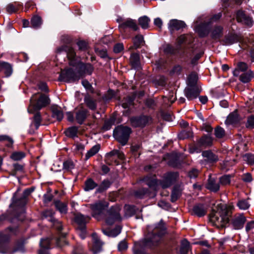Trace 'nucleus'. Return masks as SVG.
<instances>
[{
    "mask_svg": "<svg viewBox=\"0 0 254 254\" xmlns=\"http://www.w3.org/2000/svg\"><path fill=\"white\" fill-rule=\"evenodd\" d=\"M147 230L148 233L145 238L142 241L135 243L133 248L134 254H147L142 248L157 246L167 233L166 227L162 220L153 227H148Z\"/></svg>",
    "mask_w": 254,
    "mask_h": 254,
    "instance_id": "f257e3e1",
    "label": "nucleus"
},
{
    "mask_svg": "<svg viewBox=\"0 0 254 254\" xmlns=\"http://www.w3.org/2000/svg\"><path fill=\"white\" fill-rule=\"evenodd\" d=\"M108 206L109 203L104 200H99L90 204L92 216L98 220L104 218L106 223L109 225H112L116 222L121 221L122 218L120 213L121 207L119 205L112 206L104 214L103 211Z\"/></svg>",
    "mask_w": 254,
    "mask_h": 254,
    "instance_id": "f03ea898",
    "label": "nucleus"
},
{
    "mask_svg": "<svg viewBox=\"0 0 254 254\" xmlns=\"http://www.w3.org/2000/svg\"><path fill=\"white\" fill-rule=\"evenodd\" d=\"M57 54L64 53L68 60L70 65L76 67L77 73L80 77H84L86 75H91L94 67L89 63H84L80 61H77V56L74 49L70 46L63 45L57 48Z\"/></svg>",
    "mask_w": 254,
    "mask_h": 254,
    "instance_id": "7ed1b4c3",
    "label": "nucleus"
},
{
    "mask_svg": "<svg viewBox=\"0 0 254 254\" xmlns=\"http://www.w3.org/2000/svg\"><path fill=\"white\" fill-rule=\"evenodd\" d=\"M232 206L218 204L217 210L213 209L210 214V221L217 228H223L229 222L232 213Z\"/></svg>",
    "mask_w": 254,
    "mask_h": 254,
    "instance_id": "20e7f679",
    "label": "nucleus"
},
{
    "mask_svg": "<svg viewBox=\"0 0 254 254\" xmlns=\"http://www.w3.org/2000/svg\"><path fill=\"white\" fill-rule=\"evenodd\" d=\"M214 138L209 134H203L201 136L196 140V143L189 145V152L191 154L194 153H199L203 148H208L213 145Z\"/></svg>",
    "mask_w": 254,
    "mask_h": 254,
    "instance_id": "39448f33",
    "label": "nucleus"
},
{
    "mask_svg": "<svg viewBox=\"0 0 254 254\" xmlns=\"http://www.w3.org/2000/svg\"><path fill=\"white\" fill-rule=\"evenodd\" d=\"M132 130L131 127L123 125H118L113 130V135L115 139L122 146L127 144Z\"/></svg>",
    "mask_w": 254,
    "mask_h": 254,
    "instance_id": "423d86ee",
    "label": "nucleus"
},
{
    "mask_svg": "<svg viewBox=\"0 0 254 254\" xmlns=\"http://www.w3.org/2000/svg\"><path fill=\"white\" fill-rule=\"evenodd\" d=\"M187 38L185 35H181L177 39V46L174 47L171 44H166L163 46V52L166 55H179L180 58L183 57L185 53V50L181 52L182 45L186 42Z\"/></svg>",
    "mask_w": 254,
    "mask_h": 254,
    "instance_id": "0eeeda50",
    "label": "nucleus"
},
{
    "mask_svg": "<svg viewBox=\"0 0 254 254\" xmlns=\"http://www.w3.org/2000/svg\"><path fill=\"white\" fill-rule=\"evenodd\" d=\"M129 121L133 128L143 129L152 122V118L149 115L141 114L130 117Z\"/></svg>",
    "mask_w": 254,
    "mask_h": 254,
    "instance_id": "6e6552de",
    "label": "nucleus"
},
{
    "mask_svg": "<svg viewBox=\"0 0 254 254\" xmlns=\"http://www.w3.org/2000/svg\"><path fill=\"white\" fill-rule=\"evenodd\" d=\"M79 79L78 75L77 74L74 69L71 67H68L61 71L58 77V81L69 83L74 82L78 80Z\"/></svg>",
    "mask_w": 254,
    "mask_h": 254,
    "instance_id": "1a4fd4ad",
    "label": "nucleus"
},
{
    "mask_svg": "<svg viewBox=\"0 0 254 254\" xmlns=\"http://www.w3.org/2000/svg\"><path fill=\"white\" fill-rule=\"evenodd\" d=\"M179 174L177 172L169 171L166 173L162 180H160L161 187L163 189L169 188L174 185L179 177Z\"/></svg>",
    "mask_w": 254,
    "mask_h": 254,
    "instance_id": "9d476101",
    "label": "nucleus"
},
{
    "mask_svg": "<svg viewBox=\"0 0 254 254\" xmlns=\"http://www.w3.org/2000/svg\"><path fill=\"white\" fill-rule=\"evenodd\" d=\"M30 191H16L12 198L10 206L23 207L27 202V197Z\"/></svg>",
    "mask_w": 254,
    "mask_h": 254,
    "instance_id": "9b49d317",
    "label": "nucleus"
},
{
    "mask_svg": "<svg viewBox=\"0 0 254 254\" xmlns=\"http://www.w3.org/2000/svg\"><path fill=\"white\" fill-rule=\"evenodd\" d=\"M236 20L238 23H241L249 27H251L254 24L252 17L247 14L246 11L242 9H239L235 12Z\"/></svg>",
    "mask_w": 254,
    "mask_h": 254,
    "instance_id": "f8f14e48",
    "label": "nucleus"
},
{
    "mask_svg": "<svg viewBox=\"0 0 254 254\" xmlns=\"http://www.w3.org/2000/svg\"><path fill=\"white\" fill-rule=\"evenodd\" d=\"M122 21V22L119 25V29L121 32L125 33L127 29L133 31H137L139 30L135 20L128 18Z\"/></svg>",
    "mask_w": 254,
    "mask_h": 254,
    "instance_id": "ddd939ff",
    "label": "nucleus"
},
{
    "mask_svg": "<svg viewBox=\"0 0 254 254\" xmlns=\"http://www.w3.org/2000/svg\"><path fill=\"white\" fill-rule=\"evenodd\" d=\"M241 41V37L235 32H229L223 39L220 40V43L225 46L232 45Z\"/></svg>",
    "mask_w": 254,
    "mask_h": 254,
    "instance_id": "4468645a",
    "label": "nucleus"
},
{
    "mask_svg": "<svg viewBox=\"0 0 254 254\" xmlns=\"http://www.w3.org/2000/svg\"><path fill=\"white\" fill-rule=\"evenodd\" d=\"M247 220L246 217L243 213L235 214L231 219V224L236 230L242 229Z\"/></svg>",
    "mask_w": 254,
    "mask_h": 254,
    "instance_id": "2eb2a0df",
    "label": "nucleus"
},
{
    "mask_svg": "<svg viewBox=\"0 0 254 254\" xmlns=\"http://www.w3.org/2000/svg\"><path fill=\"white\" fill-rule=\"evenodd\" d=\"M202 156L204 158V161L208 164L213 165L218 160V156L213 153L211 150H207L201 151Z\"/></svg>",
    "mask_w": 254,
    "mask_h": 254,
    "instance_id": "dca6fc26",
    "label": "nucleus"
},
{
    "mask_svg": "<svg viewBox=\"0 0 254 254\" xmlns=\"http://www.w3.org/2000/svg\"><path fill=\"white\" fill-rule=\"evenodd\" d=\"M50 104L49 97L45 94H42L33 105V109L34 111H40L42 108L48 106Z\"/></svg>",
    "mask_w": 254,
    "mask_h": 254,
    "instance_id": "f3484780",
    "label": "nucleus"
},
{
    "mask_svg": "<svg viewBox=\"0 0 254 254\" xmlns=\"http://www.w3.org/2000/svg\"><path fill=\"white\" fill-rule=\"evenodd\" d=\"M201 91V89L199 87H187L184 90L185 96L190 101L197 98Z\"/></svg>",
    "mask_w": 254,
    "mask_h": 254,
    "instance_id": "a211bd4d",
    "label": "nucleus"
},
{
    "mask_svg": "<svg viewBox=\"0 0 254 254\" xmlns=\"http://www.w3.org/2000/svg\"><path fill=\"white\" fill-rule=\"evenodd\" d=\"M129 64L132 69L139 70L141 68L140 55L138 53H132L129 58Z\"/></svg>",
    "mask_w": 254,
    "mask_h": 254,
    "instance_id": "6ab92c4d",
    "label": "nucleus"
},
{
    "mask_svg": "<svg viewBox=\"0 0 254 254\" xmlns=\"http://www.w3.org/2000/svg\"><path fill=\"white\" fill-rule=\"evenodd\" d=\"M90 219L88 216H84L80 213L75 214L74 217V222L77 224L78 229L86 228V224Z\"/></svg>",
    "mask_w": 254,
    "mask_h": 254,
    "instance_id": "aec40b11",
    "label": "nucleus"
},
{
    "mask_svg": "<svg viewBox=\"0 0 254 254\" xmlns=\"http://www.w3.org/2000/svg\"><path fill=\"white\" fill-rule=\"evenodd\" d=\"M186 27L187 25L184 21L176 19L170 20L168 23V28L171 32L183 29Z\"/></svg>",
    "mask_w": 254,
    "mask_h": 254,
    "instance_id": "412c9836",
    "label": "nucleus"
},
{
    "mask_svg": "<svg viewBox=\"0 0 254 254\" xmlns=\"http://www.w3.org/2000/svg\"><path fill=\"white\" fill-rule=\"evenodd\" d=\"M206 188L209 190H219L220 184L218 179L216 177L209 176Z\"/></svg>",
    "mask_w": 254,
    "mask_h": 254,
    "instance_id": "4be33fe9",
    "label": "nucleus"
},
{
    "mask_svg": "<svg viewBox=\"0 0 254 254\" xmlns=\"http://www.w3.org/2000/svg\"><path fill=\"white\" fill-rule=\"evenodd\" d=\"M88 113L89 111L83 108L77 111L75 114V119L77 123L80 125H83L88 116Z\"/></svg>",
    "mask_w": 254,
    "mask_h": 254,
    "instance_id": "5701e85b",
    "label": "nucleus"
},
{
    "mask_svg": "<svg viewBox=\"0 0 254 254\" xmlns=\"http://www.w3.org/2000/svg\"><path fill=\"white\" fill-rule=\"evenodd\" d=\"M52 117L56 119L58 122L62 121L64 118V113L61 108L56 105L51 107Z\"/></svg>",
    "mask_w": 254,
    "mask_h": 254,
    "instance_id": "b1692460",
    "label": "nucleus"
},
{
    "mask_svg": "<svg viewBox=\"0 0 254 254\" xmlns=\"http://www.w3.org/2000/svg\"><path fill=\"white\" fill-rule=\"evenodd\" d=\"M78 129L77 126H71L65 129L64 134L68 138L74 139L78 137Z\"/></svg>",
    "mask_w": 254,
    "mask_h": 254,
    "instance_id": "393cba45",
    "label": "nucleus"
},
{
    "mask_svg": "<svg viewBox=\"0 0 254 254\" xmlns=\"http://www.w3.org/2000/svg\"><path fill=\"white\" fill-rule=\"evenodd\" d=\"M223 27L220 25H216L214 27V28L211 31L210 35L211 38L213 40H219L220 42V40H221V38H222L223 36Z\"/></svg>",
    "mask_w": 254,
    "mask_h": 254,
    "instance_id": "a878e982",
    "label": "nucleus"
},
{
    "mask_svg": "<svg viewBox=\"0 0 254 254\" xmlns=\"http://www.w3.org/2000/svg\"><path fill=\"white\" fill-rule=\"evenodd\" d=\"M92 237L93 239L92 251L94 254H96L101 251L103 243L98 239L96 234H93Z\"/></svg>",
    "mask_w": 254,
    "mask_h": 254,
    "instance_id": "bb28decb",
    "label": "nucleus"
},
{
    "mask_svg": "<svg viewBox=\"0 0 254 254\" xmlns=\"http://www.w3.org/2000/svg\"><path fill=\"white\" fill-rule=\"evenodd\" d=\"M113 182L114 181L111 178L110 179L106 178L98 184V188L96 190H107L110 188Z\"/></svg>",
    "mask_w": 254,
    "mask_h": 254,
    "instance_id": "cd10ccee",
    "label": "nucleus"
},
{
    "mask_svg": "<svg viewBox=\"0 0 254 254\" xmlns=\"http://www.w3.org/2000/svg\"><path fill=\"white\" fill-rule=\"evenodd\" d=\"M2 70H4V73L6 77L10 76L12 73L11 65L7 62H0V71Z\"/></svg>",
    "mask_w": 254,
    "mask_h": 254,
    "instance_id": "c85d7f7f",
    "label": "nucleus"
},
{
    "mask_svg": "<svg viewBox=\"0 0 254 254\" xmlns=\"http://www.w3.org/2000/svg\"><path fill=\"white\" fill-rule=\"evenodd\" d=\"M84 101L87 107L90 110L94 111L97 108V103L90 95H86L84 98Z\"/></svg>",
    "mask_w": 254,
    "mask_h": 254,
    "instance_id": "c756f323",
    "label": "nucleus"
},
{
    "mask_svg": "<svg viewBox=\"0 0 254 254\" xmlns=\"http://www.w3.org/2000/svg\"><path fill=\"white\" fill-rule=\"evenodd\" d=\"M239 122V115L234 113L229 114L225 122L226 125H236Z\"/></svg>",
    "mask_w": 254,
    "mask_h": 254,
    "instance_id": "7c9ffc66",
    "label": "nucleus"
},
{
    "mask_svg": "<svg viewBox=\"0 0 254 254\" xmlns=\"http://www.w3.org/2000/svg\"><path fill=\"white\" fill-rule=\"evenodd\" d=\"M193 213L198 217H202L206 213V209L203 205L199 204L195 205L192 209Z\"/></svg>",
    "mask_w": 254,
    "mask_h": 254,
    "instance_id": "2f4dec72",
    "label": "nucleus"
},
{
    "mask_svg": "<svg viewBox=\"0 0 254 254\" xmlns=\"http://www.w3.org/2000/svg\"><path fill=\"white\" fill-rule=\"evenodd\" d=\"M178 136V138L180 140L191 138L193 137V133L190 128H188L187 129L183 130L180 132Z\"/></svg>",
    "mask_w": 254,
    "mask_h": 254,
    "instance_id": "473e14b6",
    "label": "nucleus"
},
{
    "mask_svg": "<svg viewBox=\"0 0 254 254\" xmlns=\"http://www.w3.org/2000/svg\"><path fill=\"white\" fill-rule=\"evenodd\" d=\"M133 43L134 49L140 48L141 46L145 43L143 35L137 34L133 38Z\"/></svg>",
    "mask_w": 254,
    "mask_h": 254,
    "instance_id": "72a5a7b5",
    "label": "nucleus"
},
{
    "mask_svg": "<svg viewBox=\"0 0 254 254\" xmlns=\"http://www.w3.org/2000/svg\"><path fill=\"white\" fill-rule=\"evenodd\" d=\"M198 76L195 73H191L189 75L187 79L188 87H199L197 84Z\"/></svg>",
    "mask_w": 254,
    "mask_h": 254,
    "instance_id": "f704fd0d",
    "label": "nucleus"
},
{
    "mask_svg": "<svg viewBox=\"0 0 254 254\" xmlns=\"http://www.w3.org/2000/svg\"><path fill=\"white\" fill-rule=\"evenodd\" d=\"M150 19L146 15L140 17L138 19V24L143 29H147L149 27Z\"/></svg>",
    "mask_w": 254,
    "mask_h": 254,
    "instance_id": "c9c22d12",
    "label": "nucleus"
},
{
    "mask_svg": "<svg viewBox=\"0 0 254 254\" xmlns=\"http://www.w3.org/2000/svg\"><path fill=\"white\" fill-rule=\"evenodd\" d=\"M253 77V72L249 70L242 73L239 77V80L244 83H247L249 82Z\"/></svg>",
    "mask_w": 254,
    "mask_h": 254,
    "instance_id": "e433bc0d",
    "label": "nucleus"
},
{
    "mask_svg": "<svg viewBox=\"0 0 254 254\" xmlns=\"http://www.w3.org/2000/svg\"><path fill=\"white\" fill-rule=\"evenodd\" d=\"M121 229L122 227L120 226H118L112 230L103 229L102 232L105 235L109 237H115L121 233Z\"/></svg>",
    "mask_w": 254,
    "mask_h": 254,
    "instance_id": "4c0bfd02",
    "label": "nucleus"
},
{
    "mask_svg": "<svg viewBox=\"0 0 254 254\" xmlns=\"http://www.w3.org/2000/svg\"><path fill=\"white\" fill-rule=\"evenodd\" d=\"M14 233L11 229L5 230L0 233V243L7 241L10 237Z\"/></svg>",
    "mask_w": 254,
    "mask_h": 254,
    "instance_id": "58836bf2",
    "label": "nucleus"
},
{
    "mask_svg": "<svg viewBox=\"0 0 254 254\" xmlns=\"http://www.w3.org/2000/svg\"><path fill=\"white\" fill-rule=\"evenodd\" d=\"M168 164L173 168H180L182 165V162L180 160L179 156L176 155L169 160Z\"/></svg>",
    "mask_w": 254,
    "mask_h": 254,
    "instance_id": "ea45409f",
    "label": "nucleus"
},
{
    "mask_svg": "<svg viewBox=\"0 0 254 254\" xmlns=\"http://www.w3.org/2000/svg\"><path fill=\"white\" fill-rule=\"evenodd\" d=\"M197 32L201 38H204L208 36L209 33V29L205 24H201L197 27Z\"/></svg>",
    "mask_w": 254,
    "mask_h": 254,
    "instance_id": "a19ab883",
    "label": "nucleus"
},
{
    "mask_svg": "<svg viewBox=\"0 0 254 254\" xmlns=\"http://www.w3.org/2000/svg\"><path fill=\"white\" fill-rule=\"evenodd\" d=\"M31 26L35 29H37L40 27L42 23V18L37 15L33 16L31 19L30 21Z\"/></svg>",
    "mask_w": 254,
    "mask_h": 254,
    "instance_id": "79ce46f5",
    "label": "nucleus"
},
{
    "mask_svg": "<svg viewBox=\"0 0 254 254\" xmlns=\"http://www.w3.org/2000/svg\"><path fill=\"white\" fill-rule=\"evenodd\" d=\"M136 208L134 206L125 205L124 206V217L128 218L133 215L136 212Z\"/></svg>",
    "mask_w": 254,
    "mask_h": 254,
    "instance_id": "37998d69",
    "label": "nucleus"
},
{
    "mask_svg": "<svg viewBox=\"0 0 254 254\" xmlns=\"http://www.w3.org/2000/svg\"><path fill=\"white\" fill-rule=\"evenodd\" d=\"M190 249V243L186 239H184L181 241L180 250L178 254H188Z\"/></svg>",
    "mask_w": 254,
    "mask_h": 254,
    "instance_id": "c03bdc74",
    "label": "nucleus"
},
{
    "mask_svg": "<svg viewBox=\"0 0 254 254\" xmlns=\"http://www.w3.org/2000/svg\"><path fill=\"white\" fill-rule=\"evenodd\" d=\"M84 190H90L98 187V184L96 183L92 178H89L85 182Z\"/></svg>",
    "mask_w": 254,
    "mask_h": 254,
    "instance_id": "a18cd8bd",
    "label": "nucleus"
},
{
    "mask_svg": "<svg viewBox=\"0 0 254 254\" xmlns=\"http://www.w3.org/2000/svg\"><path fill=\"white\" fill-rule=\"evenodd\" d=\"M115 121L116 118L115 117H112L109 120H106L101 127V130L103 132L110 130L112 126L115 124Z\"/></svg>",
    "mask_w": 254,
    "mask_h": 254,
    "instance_id": "49530a36",
    "label": "nucleus"
},
{
    "mask_svg": "<svg viewBox=\"0 0 254 254\" xmlns=\"http://www.w3.org/2000/svg\"><path fill=\"white\" fill-rule=\"evenodd\" d=\"M101 147V145L100 144H97L93 146H92L91 149L88 151L87 153L85 155V160H88L91 157L97 154L99 151Z\"/></svg>",
    "mask_w": 254,
    "mask_h": 254,
    "instance_id": "de8ad7c7",
    "label": "nucleus"
},
{
    "mask_svg": "<svg viewBox=\"0 0 254 254\" xmlns=\"http://www.w3.org/2000/svg\"><path fill=\"white\" fill-rule=\"evenodd\" d=\"M21 7H22V5L20 4L9 3L6 6V11L8 13L11 14L16 12Z\"/></svg>",
    "mask_w": 254,
    "mask_h": 254,
    "instance_id": "09e8293b",
    "label": "nucleus"
},
{
    "mask_svg": "<svg viewBox=\"0 0 254 254\" xmlns=\"http://www.w3.org/2000/svg\"><path fill=\"white\" fill-rule=\"evenodd\" d=\"M116 96V93L115 91L114 90L109 88L107 90V93L103 95L102 99L104 102H108Z\"/></svg>",
    "mask_w": 254,
    "mask_h": 254,
    "instance_id": "8fccbe9b",
    "label": "nucleus"
},
{
    "mask_svg": "<svg viewBox=\"0 0 254 254\" xmlns=\"http://www.w3.org/2000/svg\"><path fill=\"white\" fill-rule=\"evenodd\" d=\"M160 180L157 179L149 178L147 182V185L150 188L153 189V190H157V188L161 187Z\"/></svg>",
    "mask_w": 254,
    "mask_h": 254,
    "instance_id": "3c124183",
    "label": "nucleus"
},
{
    "mask_svg": "<svg viewBox=\"0 0 254 254\" xmlns=\"http://www.w3.org/2000/svg\"><path fill=\"white\" fill-rule=\"evenodd\" d=\"M214 134L217 138L221 139L223 138L225 134V129L219 126H217L214 130Z\"/></svg>",
    "mask_w": 254,
    "mask_h": 254,
    "instance_id": "603ef678",
    "label": "nucleus"
},
{
    "mask_svg": "<svg viewBox=\"0 0 254 254\" xmlns=\"http://www.w3.org/2000/svg\"><path fill=\"white\" fill-rule=\"evenodd\" d=\"M76 44L80 51L86 52L89 49L88 43L85 40H79L76 42Z\"/></svg>",
    "mask_w": 254,
    "mask_h": 254,
    "instance_id": "864d4df0",
    "label": "nucleus"
},
{
    "mask_svg": "<svg viewBox=\"0 0 254 254\" xmlns=\"http://www.w3.org/2000/svg\"><path fill=\"white\" fill-rule=\"evenodd\" d=\"M36 113L35 114L33 117V124L35 127L36 129H38L41 125V122L42 121V117L41 113L39 111H35Z\"/></svg>",
    "mask_w": 254,
    "mask_h": 254,
    "instance_id": "5fc2aeb1",
    "label": "nucleus"
},
{
    "mask_svg": "<svg viewBox=\"0 0 254 254\" xmlns=\"http://www.w3.org/2000/svg\"><path fill=\"white\" fill-rule=\"evenodd\" d=\"M26 154L23 151H15L13 152L10 158L14 161H19L25 158Z\"/></svg>",
    "mask_w": 254,
    "mask_h": 254,
    "instance_id": "6e6d98bb",
    "label": "nucleus"
},
{
    "mask_svg": "<svg viewBox=\"0 0 254 254\" xmlns=\"http://www.w3.org/2000/svg\"><path fill=\"white\" fill-rule=\"evenodd\" d=\"M55 206L57 209L62 213H66L67 212V205L66 204L59 201L55 202Z\"/></svg>",
    "mask_w": 254,
    "mask_h": 254,
    "instance_id": "4d7b16f0",
    "label": "nucleus"
},
{
    "mask_svg": "<svg viewBox=\"0 0 254 254\" xmlns=\"http://www.w3.org/2000/svg\"><path fill=\"white\" fill-rule=\"evenodd\" d=\"M231 175H224L220 177L219 179V184L225 186L227 185H229L231 182Z\"/></svg>",
    "mask_w": 254,
    "mask_h": 254,
    "instance_id": "13d9d810",
    "label": "nucleus"
},
{
    "mask_svg": "<svg viewBox=\"0 0 254 254\" xmlns=\"http://www.w3.org/2000/svg\"><path fill=\"white\" fill-rule=\"evenodd\" d=\"M243 157L248 164L251 166L254 165V154L247 153L245 154Z\"/></svg>",
    "mask_w": 254,
    "mask_h": 254,
    "instance_id": "bf43d9fd",
    "label": "nucleus"
},
{
    "mask_svg": "<svg viewBox=\"0 0 254 254\" xmlns=\"http://www.w3.org/2000/svg\"><path fill=\"white\" fill-rule=\"evenodd\" d=\"M245 126L246 127L249 129H254V114L247 117Z\"/></svg>",
    "mask_w": 254,
    "mask_h": 254,
    "instance_id": "052dcab7",
    "label": "nucleus"
},
{
    "mask_svg": "<svg viewBox=\"0 0 254 254\" xmlns=\"http://www.w3.org/2000/svg\"><path fill=\"white\" fill-rule=\"evenodd\" d=\"M6 141L7 143L6 146L7 147H11L13 144V140L7 135H0V141Z\"/></svg>",
    "mask_w": 254,
    "mask_h": 254,
    "instance_id": "680f3d73",
    "label": "nucleus"
},
{
    "mask_svg": "<svg viewBox=\"0 0 254 254\" xmlns=\"http://www.w3.org/2000/svg\"><path fill=\"white\" fill-rule=\"evenodd\" d=\"M237 205L239 209L241 210L248 209L250 206V204L248 201L244 199L239 200L237 202Z\"/></svg>",
    "mask_w": 254,
    "mask_h": 254,
    "instance_id": "e2e57ef3",
    "label": "nucleus"
},
{
    "mask_svg": "<svg viewBox=\"0 0 254 254\" xmlns=\"http://www.w3.org/2000/svg\"><path fill=\"white\" fill-rule=\"evenodd\" d=\"M74 167V164L71 160H67L63 163V169L69 171Z\"/></svg>",
    "mask_w": 254,
    "mask_h": 254,
    "instance_id": "0e129e2a",
    "label": "nucleus"
},
{
    "mask_svg": "<svg viewBox=\"0 0 254 254\" xmlns=\"http://www.w3.org/2000/svg\"><path fill=\"white\" fill-rule=\"evenodd\" d=\"M182 70L183 68L181 65H180V64H176L173 67L172 69L170 70V74L172 75L176 73L179 75L181 74Z\"/></svg>",
    "mask_w": 254,
    "mask_h": 254,
    "instance_id": "69168bd1",
    "label": "nucleus"
},
{
    "mask_svg": "<svg viewBox=\"0 0 254 254\" xmlns=\"http://www.w3.org/2000/svg\"><path fill=\"white\" fill-rule=\"evenodd\" d=\"M137 96V93L136 92H132L131 95L127 96L126 98V101L130 106H133L134 104V100H135Z\"/></svg>",
    "mask_w": 254,
    "mask_h": 254,
    "instance_id": "338daca9",
    "label": "nucleus"
},
{
    "mask_svg": "<svg viewBox=\"0 0 254 254\" xmlns=\"http://www.w3.org/2000/svg\"><path fill=\"white\" fill-rule=\"evenodd\" d=\"M236 67L240 71L245 72L248 68V64L243 62H239L237 63Z\"/></svg>",
    "mask_w": 254,
    "mask_h": 254,
    "instance_id": "774afa93",
    "label": "nucleus"
}]
</instances>
